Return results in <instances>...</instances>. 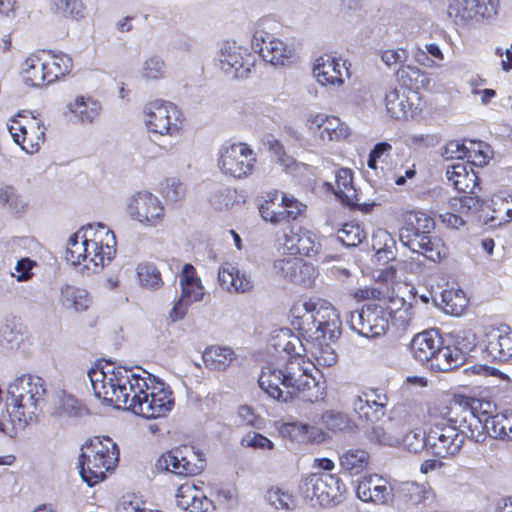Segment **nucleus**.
Segmentation results:
<instances>
[{"instance_id":"1","label":"nucleus","mask_w":512,"mask_h":512,"mask_svg":"<svg viewBox=\"0 0 512 512\" xmlns=\"http://www.w3.org/2000/svg\"><path fill=\"white\" fill-rule=\"evenodd\" d=\"M283 334L290 338L283 345L289 359L284 364L269 362L263 366L258 378L259 386L268 396L279 402L288 403L297 398L313 401L310 392L318 388L312 375L315 365L296 351V344L300 343L298 337L292 335L288 329Z\"/></svg>"},{"instance_id":"2","label":"nucleus","mask_w":512,"mask_h":512,"mask_svg":"<svg viewBox=\"0 0 512 512\" xmlns=\"http://www.w3.org/2000/svg\"><path fill=\"white\" fill-rule=\"evenodd\" d=\"M290 323L300 336L311 345V354L318 365L331 367L337 354L330 346L336 338L340 320L332 306L317 307L312 302H297L290 309Z\"/></svg>"},{"instance_id":"3","label":"nucleus","mask_w":512,"mask_h":512,"mask_svg":"<svg viewBox=\"0 0 512 512\" xmlns=\"http://www.w3.org/2000/svg\"><path fill=\"white\" fill-rule=\"evenodd\" d=\"M116 253V238L103 224H88L73 233L68 241L65 259L73 266H81L86 274L99 273Z\"/></svg>"},{"instance_id":"4","label":"nucleus","mask_w":512,"mask_h":512,"mask_svg":"<svg viewBox=\"0 0 512 512\" xmlns=\"http://www.w3.org/2000/svg\"><path fill=\"white\" fill-rule=\"evenodd\" d=\"M274 246L277 251L284 255L294 256L293 259H280L275 262L285 279L293 282L299 280L304 267L308 266L297 256L312 257L318 254L320 244L316 241L315 235L302 226L287 225L275 235Z\"/></svg>"},{"instance_id":"5","label":"nucleus","mask_w":512,"mask_h":512,"mask_svg":"<svg viewBox=\"0 0 512 512\" xmlns=\"http://www.w3.org/2000/svg\"><path fill=\"white\" fill-rule=\"evenodd\" d=\"M129 398L126 409L147 419L165 417L174 407L170 387L145 370L137 372Z\"/></svg>"},{"instance_id":"6","label":"nucleus","mask_w":512,"mask_h":512,"mask_svg":"<svg viewBox=\"0 0 512 512\" xmlns=\"http://www.w3.org/2000/svg\"><path fill=\"white\" fill-rule=\"evenodd\" d=\"M45 393L44 380L39 376H22L10 385L11 402L8 413L15 431L37 421L45 401Z\"/></svg>"},{"instance_id":"7","label":"nucleus","mask_w":512,"mask_h":512,"mask_svg":"<svg viewBox=\"0 0 512 512\" xmlns=\"http://www.w3.org/2000/svg\"><path fill=\"white\" fill-rule=\"evenodd\" d=\"M97 398L118 409L127 408L137 372L122 366H94L88 371Z\"/></svg>"},{"instance_id":"8","label":"nucleus","mask_w":512,"mask_h":512,"mask_svg":"<svg viewBox=\"0 0 512 512\" xmlns=\"http://www.w3.org/2000/svg\"><path fill=\"white\" fill-rule=\"evenodd\" d=\"M412 357L436 372H448L461 365L463 353L456 346L444 345L437 329L417 333L410 342Z\"/></svg>"},{"instance_id":"9","label":"nucleus","mask_w":512,"mask_h":512,"mask_svg":"<svg viewBox=\"0 0 512 512\" xmlns=\"http://www.w3.org/2000/svg\"><path fill=\"white\" fill-rule=\"evenodd\" d=\"M118 445L108 436H94L81 448L79 468L82 480L93 487L104 481L119 461Z\"/></svg>"},{"instance_id":"10","label":"nucleus","mask_w":512,"mask_h":512,"mask_svg":"<svg viewBox=\"0 0 512 512\" xmlns=\"http://www.w3.org/2000/svg\"><path fill=\"white\" fill-rule=\"evenodd\" d=\"M391 303L372 301L362 306L358 313L357 326L353 328L365 337H378L384 335L392 323L397 327H404L408 324V309L405 306L399 310L391 308Z\"/></svg>"},{"instance_id":"11","label":"nucleus","mask_w":512,"mask_h":512,"mask_svg":"<svg viewBox=\"0 0 512 512\" xmlns=\"http://www.w3.org/2000/svg\"><path fill=\"white\" fill-rule=\"evenodd\" d=\"M446 178L459 194H463L452 199V208L463 214H474L482 210L484 202L478 196L481 190L479 177L470 166L464 163L449 165Z\"/></svg>"},{"instance_id":"12","label":"nucleus","mask_w":512,"mask_h":512,"mask_svg":"<svg viewBox=\"0 0 512 512\" xmlns=\"http://www.w3.org/2000/svg\"><path fill=\"white\" fill-rule=\"evenodd\" d=\"M216 161L225 178L244 180L254 174L257 155L248 143H226L219 148Z\"/></svg>"},{"instance_id":"13","label":"nucleus","mask_w":512,"mask_h":512,"mask_svg":"<svg viewBox=\"0 0 512 512\" xmlns=\"http://www.w3.org/2000/svg\"><path fill=\"white\" fill-rule=\"evenodd\" d=\"M143 114L148 131L154 134L174 137L183 131L184 113L173 102L153 100L144 106Z\"/></svg>"},{"instance_id":"14","label":"nucleus","mask_w":512,"mask_h":512,"mask_svg":"<svg viewBox=\"0 0 512 512\" xmlns=\"http://www.w3.org/2000/svg\"><path fill=\"white\" fill-rule=\"evenodd\" d=\"M306 208L292 194L282 193L277 189L267 191L258 206L261 218L273 225L296 221L305 214Z\"/></svg>"},{"instance_id":"15","label":"nucleus","mask_w":512,"mask_h":512,"mask_svg":"<svg viewBox=\"0 0 512 512\" xmlns=\"http://www.w3.org/2000/svg\"><path fill=\"white\" fill-rule=\"evenodd\" d=\"M306 499L320 506H335L341 503L347 493V487L336 473H312L300 486Z\"/></svg>"},{"instance_id":"16","label":"nucleus","mask_w":512,"mask_h":512,"mask_svg":"<svg viewBox=\"0 0 512 512\" xmlns=\"http://www.w3.org/2000/svg\"><path fill=\"white\" fill-rule=\"evenodd\" d=\"M397 269L388 266L382 269L376 278L374 286H364L352 291L351 296L357 302L380 301L391 303V308L399 310L406 306V301L398 293Z\"/></svg>"},{"instance_id":"17","label":"nucleus","mask_w":512,"mask_h":512,"mask_svg":"<svg viewBox=\"0 0 512 512\" xmlns=\"http://www.w3.org/2000/svg\"><path fill=\"white\" fill-rule=\"evenodd\" d=\"M8 130L13 141L28 154L37 153L45 142L44 122L30 112H20L9 121Z\"/></svg>"},{"instance_id":"18","label":"nucleus","mask_w":512,"mask_h":512,"mask_svg":"<svg viewBox=\"0 0 512 512\" xmlns=\"http://www.w3.org/2000/svg\"><path fill=\"white\" fill-rule=\"evenodd\" d=\"M457 406L469 409L472 418L476 422V426L482 427L481 420L474 413L478 406H480V400L464 395H456L454 399H437L429 402L425 423L430 427H435L436 425H456L458 420L453 416V411Z\"/></svg>"},{"instance_id":"19","label":"nucleus","mask_w":512,"mask_h":512,"mask_svg":"<svg viewBox=\"0 0 512 512\" xmlns=\"http://www.w3.org/2000/svg\"><path fill=\"white\" fill-rule=\"evenodd\" d=\"M203 461L188 445L174 447L162 453L155 463L157 470L181 477L195 476L202 469Z\"/></svg>"},{"instance_id":"20","label":"nucleus","mask_w":512,"mask_h":512,"mask_svg":"<svg viewBox=\"0 0 512 512\" xmlns=\"http://www.w3.org/2000/svg\"><path fill=\"white\" fill-rule=\"evenodd\" d=\"M428 451L438 457L456 455L464 444V433L456 425H436L428 429Z\"/></svg>"},{"instance_id":"21","label":"nucleus","mask_w":512,"mask_h":512,"mask_svg":"<svg viewBox=\"0 0 512 512\" xmlns=\"http://www.w3.org/2000/svg\"><path fill=\"white\" fill-rule=\"evenodd\" d=\"M252 45L262 59L274 66H288L295 61L294 49L264 30H256Z\"/></svg>"},{"instance_id":"22","label":"nucleus","mask_w":512,"mask_h":512,"mask_svg":"<svg viewBox=\"0 0 512 512\" xmlns=\"http://www.w3.org/2000/svg\"><path fill=\"white\" fill-rule=\"evenodd\" d=\"M397 220L401 223L400 238L411 250H416V242L426 237L435 227L434 219L420 210H404Z\"/></svg>"},{"instance_id":"23","label":"nucleus","mask_w":512,"mask_h":512,"mask_svg":"<svg viewBox=\"0 0 512 512\" xmlns=\"http://www.w3.org/2000/svg\"><path fill=\"white\" fill-rule=\"evenodd\" d=\"M255 62V54L235 42L226 43L221 50V69L232 78H247Z\"/></svg>"},{"instance_id":"24","label":"nucleus","mask_w":512,"mask_h":512,"mask_svg":"<svg viewBox=\"0 0 512 512\" xmlns=\"http://www.w3.org/2000/svg\"><path fill=\"white\" fill-rule=\"evenodd\" d=\"M388 396L376 388L362 390L352 401V407L361 422L372 423L385 416Z\"/></svg>"},{"instance_id":"25","label":"nucleus","mask_w":512,"mask_h":512,"mask_svg":"<svg viewBox=\"0 0 512 512\" xmlns=\"http://www.w3.org/2000/svg\"><path fill=\"white\" fill-rule=\"evenodd\" d=\"M129 216L146 226L163 222L165 213L161 201L149 192L136 193L127 206Z\"/></svg>"},{"instance_id":"26","label":"nucleus","mask_w":512,"mask_h":512,"mask_svg":"<svg viewBox=\"0 0 512 512\" xmlns=\"http://www.w3.org/2000/svg\"><path fill=\"white\" fill-rule=\"evenodd\" d=\"M313 134H318L324 142H341L350 136V128L339 117L323 113L311 114L306 122Z\"/></svg>"},{"instance_id":"27","label":"nucleus","mask_w":512,"mask_h":512,"mask_svg":"<svg viewBox=\"0 0 512 512\" xmlns=\"http://www.w3.org/2000/svg\"><path fill=\"white\" fill-rule=\"evenodd\" d=\"M392 145L388 142H379L375 144L370 151L367 166L375 176L384 181H394L398 186L404 185L406 179L404 176L395 173V167L392 159Z\"/></svg>"},{"instance_id":"28","label":"nucleus","mask_w":512,"mask_h":512,"mask_svg":"<svg viewBox=\"0 0 512 512\" xmlns=\"http://www.w3.org/2000/svg\"><path fill=\"white\" fill-rule=\"evenodd\" d=\"M43 56H45V49L36 50L21 62L20 77L25 86L43 88L50 85Z\"/></svg>"},{"instance_id":"29","label":"nucleus","mask_w":512,"mask_h":512,"mask_svg":"<svg viewBox=\"0 0 512 512\" xmlns=\"http://www.w3.org/2000/svg\"><path fill=\"white\" fill-rule=\"evenodd\" d=\"M178 507L189 512H208L213 509V502L204 494L202 488L192 482L181 484L176 492Z\"/></svg>"},{"instance_id":"30","label":"nucleus","mask_w":512,"mask_h":512,"mask_svg":"<svg viewBox=\"0 0 512 512\" xmlns=\"http://www.w3.org/2000/svg\"><path fill=\"white\" fill-rule=\"evenodd\" d=\"M485 352L491 361L505 362L512 358V332L493 328L485 334Z\"/></svg>"},{"instance_id":"31","label":"nucleus","mask_w":512,"mask_h":512,"mask_svg":"<svg viewBox=\"0 0 512 512\" xmlns=\"http://www.w3.org/2000/svg\"><path fill=\"white\" fill-rule=\"evenodd\" d=\"M398 498L407 506L426 507L435 501L436 494L428 482H403L398 488Z\"/></svg>"},{"instance_id":"32","label":"nucleus","mask_w":512,"mask_h":512,"mask_svg":"<svg viewBox=\"0 0 512 512\" xmlns=\"http://www.w3.org/2000/svg\"><path fill=\"white\" fill-rule=\"evenodd\" d=\"M356 493L364 502L385 504L391 498V487L382 477L370 475L359 481Z\"/></svg>"},{"instance_id":"33","label":"nucleus","mask_w":512,"mask_h":512,"mask_svg":"<svg viewBox=\"0 0 512 512\" xmlns=\"http://www.w3.org/2000/svg\"><path fill=\"white\" fill-rule=\"evenodd\" d=\"M317 81L323 86H340L344 83V64L339 59L329 55H323L316 59L313 69Z\"/></svg>"},{"instance_id":"34","label":"nucleus","mask_w":512,"mask_h":512,"mask_svg":"<svg viewBox=\"0 0 512 512\" xmlns=\"http://www.w3.org/2000/svg\"><path fill=\"white\" fill-rule=\"evenodd\" d=\"M218 280L220 285L229 292L246 293L253 288L251 277L228 262L220 266Z\"/></svg>"},{"instance_id":"35","label":"nucleus","mask_w":512,"mask_h":512,"mask_svg":"<svg viewBox=\"0 0 512 512\" xmlns=\"http://www.w3.org/2000/svg\"><path fill=\"white\" fill-rule=\"evenodd\" d=\"M334 194L347 207L355 208L360 205V198L354 187L351 169L340 168L336 171Z\"/></svg>"},{"instance_id":"36","label":"nucleus","mask_w":512,"mask_h":512,"mask_svg":"<svg viewBox=\"0 0 512 512\" xmlns=\"http://www.w3.org/2000/svg\"><path fill=\"white\" fill-rule=\"evenodd\" d=\"M179 277L182 299H185L186 302H196L203 299L204 287L192 264H185Z\"/></svg>"},{"instance_id":"37","label":"nucleus","mask_w":512,"mask_h":512,"mask_svg":"<svg viewBox=\"0 0 512 512\" xmlns=\"http://www.w3.org/2000/svg\"><path fill=\"white\" fill-rule=\"evenodd\" d=\"M44 63L46 65L49 84H53L59 79L70 74L73 68L72 58L63 53L53 50H45Z\"/></svg>"},{"instance_id":"38","label":"nucleus","mask_w":512,"mask_h":512,"mask_svg":"<svg viewBox=\"0 0 512 512\" xmlns=\"http://www.w3.org/2000/svg\"><path fill=\"white\" fill-rule=\"evenodd\" d=\"M370 459V454L365 449L350 448L339 456V466L344 473L356 476L368 469Z\"/></svg>"},{"instance_id":"39","label":"nucleus","mask_w":512,"mask_h":512,"mask_svg":"<svg viewBox=\"0 0 512 512\" xmlns=\"http://www.w3.org/2000/svg\"><path fill=\"white\" fill-rule=\"evenodd\" d=\"M68 111L82 123H92L99 117L101 104L91 96L79 95L67 104Z\"/></svg>"},{"instance_id":"40","label":"nucleus","mask_w":512,"mask_h":512,"mask_svg":"<svg viewBox=\"0 0 512 512\" xmlns=\"http://www.w3.org/2000/svg\"><path fill=\"white\" fill-rule=\"evenodd\" d=\"M397 82L404 88L418 92L429 88L430 78L416 66L401 65L395 73Z\"/></svg>"},{"instance_id":"41","label":"nucleus","mask_w":512,"mask_h":512,"mask_svg":"<svg viewBox=\"0 0 512 512\" xmlns=\"http://www.w3.org/2000/svg\"><path fill=\"white\" fill-rule=\"evenodd\" d=\"M366 440L375 446L395 447L400 444V433L392 425L391 420L380 425H373L365 432Z\"/></svg>"},{"instance_id":"42","label":"nucleus","mask_w":512,"mask_h":512,"mask_svg":"<svg viewBox=\"0 0 512 512\" xmlns=\"http://www.w3.org/2000/svg\"><path fill=\"white\" fill-rule=\"evenodd\" d=\"M207 368L211 370H225L235 358V353L228 347L210 346L202 355Z\"/></svg>"},{"instance_id":"43","label":"nucleus","mask_w":512,"mask_h":512,"mask_svg":"<svg viewBox=\"0 0 512 512\" xmlns=\"http://www.w3.org/2000/svg\"><path fill=\"white\" fill-rule=\"evenodd\" d=\"M441 296L445 313L460 316L466 311L469 299L463 290L459 288L444 289Z\"/></svg>"},{"instance_id":"44","label":"nucleus","mask_w":512,"mask_h":512,"mask_svg":"<svg viewBox=\"0 0 512 512\" xmlns=\"http://www.w3.org/2000/svg\"><path fill=\"white\" fill-rule=\"evenodd\" d=\"M416 242V252H420L433 262H440L447 255V247L441 238L430 236L420 238Z\"/></svg>"},{"instance_id":"45","label":"nucleus","mask_w":512,"mask_h":512,"mask_svg":"<svg viewBox=\"0 0 512 512\" xmlns=\"http://www.w3.org/2000/svg\"><path fill=\"white\" fill-rule=\"evenodd\" d=\"M492 157L493 150L489 144L481 140L468 139L466 159L470 164L483 167L489 163Z\"/></svg>"},{"instance_id":"46","label":"nucleus","mask_w":512,"mask_h":512,"mask_svg":"<svg viewBox=\"0 0 512 512\" xmlns=\"http://www.w3.org/2000/svg\"><path fill=\"white\" fill-rule=\"evenodd\" d=\"M489 430L495 439L512 440V410L491 416Z\"/></svg>"},{"instance_id":"47","label":"nucleus","mask_w":512,"mask_h":512,"mask_svg":"<svg viewBox=\"0 0 512 512\" xmlns=\"http://www.w3.org/2000/svg\"><path fill=\"white\" fill-rule=\"evenodd\" d=\"M61 302L76 311H84L89 306V297L85 290L66 285L61 290Z\"/></svg>"},{"instance_id":"48","label":"nucleus","mask_w":512,"mask_h":512,"mask_svg":"<svg viewBox=\"0 0 512 512\" xmlns=\"http://www.w3.org/2000/svg\"><path fill=\"white\" fill-rule=\"evenodd\" d=\"M337 238L344 246L356 247L366 239V232L358 223L348 222L338 230Z\"/></svg>"},{"instance_id":"49","label":"nucleus","mask_w":512,"mask_h":512,"mask_svg":"<svg viewBox=\"0 0 512 512\" xmlns=\"http://www.w3.org/2000/svg\"><path fill=\"white\" fill-rule=\"evenodd\" d=\"M140 284L147 288L158 289L163 285L160 271L152 263H140L137 267Z\"/></svg>"},{"instance_id":"50","label":"nucleus","mask_w":512,"mask_h":512,"mask_svg":"<svg viewBox=\"0 0 512 512\" xmlns=\"http://www.w3.org/2000/svg\"><path fill=\"white\" fill-rule=\"evenodd\" d=\"M384 104L392 118L399 120L407 117V105L404 100L400 99L399 92L396 88H390L385 93Z\"/></svg>"},{"instance_id":"51","label":"nucleus","mask_w":512,"mask_h":512,"mask_svg":"<svg viewBox=\"0 0 512 512\" xmlns=\"http://www.w3.org/2000/svg\"><path fill=\"white\" fill-rule=\"evenodd\" d=\"M267 500L276 509H293L296 506L295 497L288 490L272 487L267 491Z\"/></svg>"},{"instance_id":"52","label":"nucleus","mask_w":512,"mask_h":512,"mask_svg":"<svg viewBox=\"0 0 512 512\" xmlns=\"http://www.w3.org/2000/svg\"><path fill=\"white\" fill-rule=\"evenodd\" d=\"M428 432L421 433V431L410 430L402 439L403 447L411 453H420L424 448L428 450Z\"/></svg>"},{"instance_id":"53","label":"nucleus","mask_w":512,"mask_h":512,"mask_svg":"<svg viewBox=\"0 0 512 512\" xmlns=\"http://www.w3.org/2000/svg\"><path fill=\"white\" fill-rule=\"evenodd\" d=\"M321 419L325 428L332 432L343 431L350 424L349 417L346 414L336 411H326Z\"/></svg>"},{"instance_id":"54","label":"nucleus","mask_w":512,"mask_h":512,"mask_svg":"<svg viewBox=\"0 0 512 512\" xmlns=\"http://www.w3.org/2000/svg\"><path fill=\"white\" fill-rule=\"evenodd\" d=\"M0 203L16 213L23 211L26 207V204L16 194L14 187L10 185L0 187Z\"/></svg>"},{"instance_id":"55","label":"nucleus","mask_w":512,"mask_h":512,"mask_svg":"<svg viewBox=\"0 0 512 512\" xmlns=\"http://www.w3.org/2000/svg\"><path fill=\"white\" fill-rule=\"evenodd\" d=\"M467 141L468 139L450 140L442 148L441 155L446 160L464 159L467 156Z\"/></svg>"},{"instance_id":"56","label":"nucleus","mask_w":512,"mask_h":512,"mask_svg":"<svg viewBox=\"0 0 512 512\" xmlns=\"http://www.w3.org/2000/svg\"><path fill=\"white\" fill-rule=\"evenodd\" d=\"M165 63L159 57L153 56L144 63L142 75L147 80H159L164 76Z\"/></svg>"},{"instance_id":"57","label":"nucleus","mask_w":512,"mask_h":512,"mask_svg":"<svg viewBox=\"0 0 512 512\" xmlns=\"http://www.w3.org/2000/svg\"><path fill=\"white\" fill-rule=\"evenodd\" d=\"M269 151L284 168L288 169L296 165L295 159L286 153L283 144L279 140L269 142Z\"/></svg>"},{"instance_id":"58","label":"nucleus","mask_w":512,"mask_h":512,"mask_svg":"<svg viewBox=\"0 0 512 512\" xmlns=\"http://www.w3.org/2000/svg\"><path fill=\"white\" fill-rule=\"evenodd\" d=\"M241 444L246 447H252L254 449H273V442L268 439L266 436L260 433H248L245 437L242 438Z\"/></svg>"},{"instance_id":"59","label":"nucleus","mask_w":512,"mask_h":512,"mask_svg":"<svg viewBox=\"0 0 512 512\" xmlns=\"http://www.w3.org/2000/svg\"><path fill=\"white\" fill-rule=\"evenodd\" d=\"M36 265V261L31 260L28 257L21 258L15 266V270L17 272L16 279L18 281H27L31 279L33 276L32 270Z\"/></svg>"},{"instance_id":"60","label":"nucleus","mask_w":512,"mask_h":512,"mask_svg":"<svg viewBox=\"0 0 512 512\" xmlns=\"http://www.w3.org/2000/svg\"><path fill=\"white\" fill-rule=\"evenodd\" d=\"M508 202L503 200V199H500V206L503 207V211L502 209H494L493 210V213L490 217H489V220L491 222H497L498 224H502V223H506V222H509L512 220V208H509L508 207Z\"/></svg>"},{"instance_id":"61","label":"nucleus","mask_w":512,"mask_h":512,"mask_svg":"<svg viewBox=\"0 0 512 512\" xmlns=\"http://www.w3.org/2000/svg\"><path fill=\"white\" fill-rule=\"evenodd\" d=\"M453 210L456 212V210L454 208H453ZM468 215L469 214H463L458 211H457V213L445 212L440 215V219L447 226H450L452 228H459L460 226H463L465 224L463 216H468Z\"/></svg>"},{"instance_id":"62","label":"nucleus","mask_w":512,"mask_h":512,"mask_svg":"<svg viewBox=\"0 0 512 512\" xmlns=\"http://www.w3.org/2000/svg\"><path fill=\"white\" fill-rule=\"evenodd\" d=\"M70 6H68V11L65 13L66 18H72L75 20H79L84 17L85 15V5L81 0H71V3H69Z\"/></svg>"},{"instance_id":"63","label":"nucleus","mask_w":512,"mask_h":512,"mask_svg":"<svg viewBox=\"0 0 512 512\" xmlns=\"http://www.w3.org/2000/svg\"><path fill=\"white\" fill-rule=\"evenodd\" d=\"M189 303L190 302H186L185 299H182V297H180V299L175 303V305L173 306L169 313V317L171 318V320L178 321L182 319L187 312V305Z\"/></svg>"},{"instance_id":"64","label":"nucleus","mask_w":512,"mask_h":512,"mask_svg":"<svg viewBox=\"0 0 512 512\" xmlns=\"http://www.w3.org/2000/svg\"><path fill=\"white\" fill-rule=\"evenodd\" d=\"M401 52L403 54H405L404 50H401ZM381 59L387 66L395 65L398 62H400V60H401L400 50H395V49L385 50L382 52Z\"/></svg>"}]
</instances>
